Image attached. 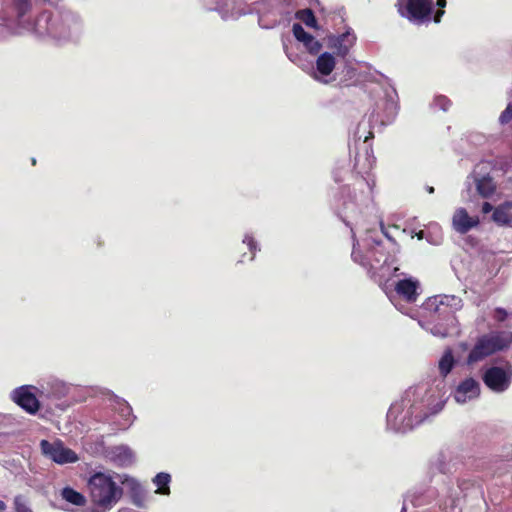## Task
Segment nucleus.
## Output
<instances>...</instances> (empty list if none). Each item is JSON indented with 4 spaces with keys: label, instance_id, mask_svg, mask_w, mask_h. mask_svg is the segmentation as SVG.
<instances>
[{
    "label": "nucleus",
    "instance_id": "obj_17",
    "mask_svg": "<svg viewBox=\"0 0 512 512\" xmlns=\"http://www.w3.org/2000/svg\"><path fill=\"white\" fill-rule=\"evenodd\" d=\"M109 459L118 466L128 467L135 462V454L127 445L111 447L108 451Z\"/></svg>",
    "mask_w": 512,
    "mask_h": 512
},
{
    "label": "nucleus",
    "instance_id": "obj_14",
    "mask_svg": "<svg viewBox=\"0 0 512 512\" xmlns=\"http://www.w3.org/2000/svg\"><path fill=\"white\" fill-rule=\"evenodd\" d=\"M480 396V384L473 378H466L461 381L455 391L454 400L458 404H466L470 401L477 399Z\"/></svg>",
    "mask_w": 512,
    "mask_h": 512
},
{
    "label": "nucleus",
    "instance_id": "obj_1",
    "mask_svg": "<svg viewBox=\"0 0 512 512\" xmlns=\"http://www.w3.org/2000/svg\"><path fill=\"white\" fill-rule=\"evenodd\" d=\"M445 385L442 380L435 386L419 384L409 387L401 398L391 404L387 413V427L395 432H406L445 406Z\"/></svg>",
    "mask_w": 512,
    "mask_h": 512
},
{
    "label": "nucleus",
    "instance_id": "obj_13",
    "mask_svg": "<svg viewBox=\"0 0 512 512\" xmlns=\"http://www.w3.org/2000/svg\"><path fill=\"white\" fill-rule=\"evenodd\" d=\"M212 9L224 20L237 19L250 12L243 0H220Z\"/></svg>",
    "mask_w": 512,
    "mask_h": 512
},
{
    "label": "nucleus",
    "instance_id": "obj_35",
    "mask_svg": "<svg viewBox=\"0 0 512 512\" xmlns=\"http://www.w3.org/2000/svg\"><path fill=\"white\" fill-rule=\"evenodd\" d=\"M303 21L305 22L306 25L311 27H314L316 24V19L310 10L306 12V17L303 18Z\"/></svg>",
    "mask_w": 512,
    "mask_h": 512
},
{
    "label": "nucleus",
    "instance_id": "obj_43",
    "mask_svg": "<svg viewBox=\"0 0 512 512\" xmlns=\"http://www.w3.org/2000/svg\"><path fill=\"white\" fill-rule=\"evenodd\" d=\"M386 265H388L387 259L384 260L382 268H384V266H386Z\"/></svg>",
    "mask_w": 512,
    "mask_h": 512
},
{
    "label": "nucleus",
    "instance_id": "obj_30",
    "mask_svg": "<svg viewBox=\"0 0 512 512\" xmlns=\"http://www.w3.org/2000/svg\"><path fill=\"white\" fill-rule=\"evenodd\" d=\"M14 506L16 512H32L26 499L21 495L14 498Z\"/></svg>",
    "mask_w": 512,
    "mask_h": 512
},
{
    "label": "nucleus",
    "instance_id": "obj_22",
    "mask_svg": "<svg viewBox=\"0 0 512 512\" xmlns=\"http://www.w3.org/2000/svg\"><path fill=\"white\" fill-rule=\"evenodd\" d=\"M423 308L424 310L430 312L431 314H437L439 316H442L446 321H449L451 323L456 322V319L451 314V312L446 311V309L443 307V302L440 299L439 295L428 298L427 301L424 303Z\"/></svg>",
    "mask_w": 512,
    "mask_h": 512
},
{
    "label": "nucleus",
    "instance_id": "obj_21",
    "mask_svg": "<svg viewBox=\"0 0 512 512\" xmlns=\"http://www.w3.org/2000/svg\"><path fill=\"white\" fill-rule=\"evenodd\" d=\"M456 363V360L453 356L452 350L450 348L446 349L442 354L441 358L438 361V370L441 378L436 379L432 384L426 383L428 386H435L438 381L442 380L445 382V377L452 371ZM446 386V383H444Z\"/></svg>",
    "mask_w": 512,
    "mask_h": 512
},
{
    "label": "nucleus",
    "instance_id": "obj_38",
    "mask_svg": "<svg viewBox=\"0 0 512 512\" xmlns=\"http://www.w3.org/2000/svg\"><path fill=\"white\" fill-rule=\"evenodd\" d=\"M6 509V504L0 500V512H3Z\"/></svg>",
    "mask_w": 512,
    "mask_h": 512
},
{
    "label": "nucleus",
    "instance_id": "obj_33",
    "mask_svg": "<svg viewBox=\"0 0 512 512\" xmlns=\"http://www.w3.org/2000/svg\"><path fill=\"white\" fill-rule=\"evenodd\" d=\"M507 317V312L505 309L503 308H496L495 309V312H494V318L495 320L499 321V322H502L506 319Z\"/></svg>",
    "mask_w": 512,
    "mask_h": 512
},
{
    "label": "nucleus",
    "instance_id": "obj_37",
    "mask_svg": "<svg viewBox=\"0 0 512 512\" xmlns=\"http://www.w3.org/2000/svg\"><path fill=\"white\" fill-rule=\"evenodd\" d=\"M437 6L440 8H444L446 6V0H437Z\"/></svg>",
    "mask_w": 512,
    "mask_h": 512
},
{
    "label": "nucleus",
    "instance_id": "obj_44",
    "mask_svg": "<svg viewBox=\"0 0 512 512\" xmlns=\"http://www.w3.org/2000/svg\"><path fill=\"white\" fill-rule=\"evenodd\" d=\"M399 269L397 267L394 268V273H396Z\"/></svg>",
    "mask_w": 512,
    "mask_h": 512
},
{
    "label": "nucleus",
    "instance_id": "obj_23",
    "mask_svg": "<svg viewBox=\"0 0 512 512\" xmlns=\"http://www.w3.org/2000/svg\"><path fill=\"white\" fill-rule=\"evenodd\" d=\"M109 401L111 402L112 408L123 419V426L130 425L134 418L130 405L124 399L119 398L116 395H111Z\"/></svg>",
    "mask_w": 512,
    "mask_h": 512
},
{
    "label": "nucleus",
    "instance_id": "obj_12",
    "mask_svg": "<svg viewBox=\"0 0 512 512\" xmlns=\"http://www.w3.org/2000/svg\"><path fill=\"white\" fill-rule=\"evenodd\" d=\"M479 224V216L470 215L464 207L456 208L452 215V228L459 234H466Z\"/></svg>",
    "mask_w": 512,
    "mask_h": 512
},
{
    "label": "nucleus",
    "instance_id": "obj_3",
    "mask_svg": "<svg viewBox=\"0 0 512 512\" xmlns=\"http://www.w3.org/2000/svg\"><path fill=\"white\" fill-rule=\"evenodd\" d=\"M496 160H482L478 162L465 180V189L468 198L478 196L483 199H494L500 195L497 179Z\"/></svg>",
    "mask_w": 512,
    "mask_h": 512
},
{
    "label": "nucleus",
    "instance_id": "obj_19",
    "mask_svg": "<svg viewBox=\"0 0 512 512\" xmlns=\"http://www.w3.org/2000/svg\"><path fill=\"white\" fill-rule=\"evenodd\" d=\"M491 220L498 226L512 228V200L497 205L491 214Z\"/></svg>",
    "mask_w": 512,
    "mask_h": 512
},
{
    "label": "nucleus",
    "instance_id": "obj_7",
    "mask_svg": "<svg viewBox=\"0 0 512 512\" xmlns=\"http://www.w3.org/2000/svg\"><path fill=\"white\" fill-rule=\"evenodd\" d=\"M484 384L495 393H503L509 389L512 382V366H492L483 374Z\"/></svg>",
    "mask_w": 512,
    "mask_h": 512
},
{
    "label": "nucleus",
    "instance_id": "obj_15",
    "mask_svg": "<svg viewBox=\"0 0 512 512\" xmlns=\"http://www.w3.org/2000/svg\"><path fill=\"white\" fill-rule=\"evenodd\" d=\"M356 42V36L349 28L341 35H329L327 37V45L335 50L336 55L345 57Z\"/></svg>",
    "mask_w": 512,
    "mask_h": 512
},
{
    "label": "nucleus",
    "instance_id": "obj_9",
    "mask_svg": "<svg viewBox=\"0 0 512 512\" xmlns=\"http://www.w3.org/2000/svg\"><path fill=\"white\" fill-rule=\"evenodd\" d=\"M39 386L23 385L11 392V399L29 414H36L40 408Z\"/></svg>",
    "mask_w": 512,
    "mask_h": 512
},
{
    "label": "nucleus",
    "instance_id": "obj_40",
    "mask_svg": "<svg viewBox=\"0 0 512 512\" xmlns=\"http://www.w3.org/2000/svg\"><path fill=\"white\" fill-rule=\"evenodd\" d=\"M423 235H424V232H423V231H420L419 233H417V237H418V239H422V238H423Z\"/></svg>",
    "mask_w": 512,
    "mask_h": 512
},
{
    "label": "nucleus",
    "instance_id": "obj_32",
    "mask_svg": "<svg viewBox=\"0 0 512 512\" xmlns=\"http://www.w3.org/2000/svg\"><path fill=\"white\" fill-rule=\"evenodd\" d=\"M499 120L502 124L508 123L512 120V105L509 104L506 109L501 113Z\"/></svg>",
    "mask_w": 512,
    "mask_h": 512
},
{
    "label": "nucleus",
    "instance_id": "obj_26",
    "mask_svg": "<svg viewBox=\"0 0 512 512\" xmlns=\"http://www.w3.org/2000/svg\"><path fill=\"white\" fill-rule=\"evenodd\" d=\"M446 322L447 323L445 325L434 324L433 326H431L429 323L424 324L421 321L419 323L424 329L430 331V333L433 334L434 336L444 338V337L451 335V333H452L451 327L455 324V322L454 323H451L449 321H446Z\"/></svg>",
    "mask_w": 512,
    "mask_h": 512
},
{
    "label": "nucleus",
    "instance_id": "obj_18",
    "mask_svg": "<svg viewBox=\"0 0 512 512\" xmlns=\"http://www.w3.org/2000/svg\"><path fill=\"white\" fill-rule=\"evenodd\" d=\"M293 35L297 41L301 42L305 49L312 55L320 52L322 44L314 36L307 33L299 23H295L292 28Z\"/></svg>",
    "mask_w": 512,
    "mask_h": 512
},
{
    "label": "nucleus",
    "instance_id": "obj_41",
    "mask_svg": "<svg viewBox=\"0 0 512 512\" xmlns=\"http://www.w3.org/2000/svg\"><path fill=\"white\" fill-rule=\"evenodd\" d=\"M373 160L368 159V168L370 169L372 167Z\"/></svg>",
    "mask_w": 512,
    "mask_h": 512
},
{
    "label": "nucleus",
    "instance_id": "obj_5",
    "mask_svg": "<svg viewBox=\"0 0 512 512\" xmlns=\"http://www.w3.org/2000/svg\"><path fill=\"white\" fill-rule=\"evenodd\" d=\"M512 344V332H491L480 336L470 350L466 364L470 367Z\"/></svg>",
    "mask_w": 512,
    "mask_h": 512
},
{
    "label": "nucleus",
    "instance_id": "obj_25",
    "mask_svg": "<svg viewBox=\"0 0 512 512\" xmlns=\"http://www.w3.org/2000/svg\"><path fill=\"white\" fill-rule=\"evenodd\" d=\"M385 95L387 98L385 110L387 112L388 121L390 122L395 118L397 111H398V103H397L398 97H397L396 91L393 88H390L389 90H387Z\"/></svg>",
    "mask_w": 512,
    "mask_h": 512
},
{
    "label": "nucleus",
    "instance_id": "obj_39",
    "mask_svg": "<svg viewBox=\"0 0 512 512\" xmlns=\"http://www.w3.org/2000/svg\"><path fill=\"white\" fill-rule=\"evenodd\" d=\"M284 49H285L286 55L289 57V59H290L291 61H294V59L292 58V56H291V55H290V53L288 52V50H287V47H286V46H284Z\"/></svg>",
    "mask_w": 512,
    "mask_h": 512
},
{
    "label": "nucleus",
    "instance_id": "obj_8",
    "mask_svg": "<svg viewBox=\"0 0 512 512\" xmlns=\"http://www.w3.org/2000/svg\"><path fill=\"white\" fill-rule=\"evenodd\" d=\"M40 449L46 458L59 465L75 463L79 460L78 455L70 448L65 447L60 440L49 442L43 439L40 441Z\"/></svg>",
    "mask_w": 512,
    "mask_h": 512
},
{
    "label": "nucleus",
    "instance_id": "obj_4",
    "mask_svg": "<svg viewBox=\"0 0 512 512\" xmlns=\"http://www.w3.org/2000/svg\"><path fill=\"white\" fill-rule=\"evenodd\" d=\"M374 186L373 177L360 176L355 178L352 185L343 188L341 217L348 226L350 225L349 219L361 214L363 209L372 202Z\"/></svg>",
    "mask_w": 512,
    "mask_h": 512
},
{
    "label": "nucleus",
    "instance_id": "obj_27",
    "mask_svg": "<svg viewBox=\"0 0 512 512\" xmlns=\"http://www.w3.org/2000/svg\"><path fill=\"white\" fill-rule=\"evenodd\" d=\"M171 476L168 473L160 472L153 478V483L157 486L156 493L161 495H169Z\"/></svg>",
    "mask_w": 512,
    "mask_h": 512
},
{
    "label": "nucleus",
    "instance_id": "obj_10",
    "mask_svg": "<svg viewBox=\"0 0 512 512\" xmlns=\"http://www.w3.org/2000/svg\"><path fill=\"white\" fill-rule=\"evenodd\" d=\"M391 286H394L395 293L408 303L416 302L420 292V282L413 277H405L393 282L391 285L387 283L384 285L383 290L387 296H390L392 292L389 290Z\"/></svg>",
    "mask_w": 512,
    "mask_h": 512
},
{
    "label": "nucleus",
    "instance_id": "obj_29",
    "mask_svg": "<svg viewBox=\"0 0 512 512\" xmlns=\"http://www.w3.org/2000/svg\"><path fill=\"white\" fill-rule=\"evenodd\" d=\"M243 243L248 246V249L252 253L250 260H253L256 252L259 250L258 243L251 234H245Z\"/></svg>",
    "mask_w": 512,
    "mask_h": 512
},
{
    "label": "nucleus",
    "instance_id": "obj_34",
    "mask_svg": "<svg viewBox=\"0 0 512 512\" xmlns=\"http://www.w3.org/2000/svg\"><path fill=\"white\" fill-rule=\"evenodd\" d=\"M495 207L496 206H493L490 202L485 201V202H483V204L481 206V212L484 215L489 214V213L492 214V213H494Z\"/></svg>",
    "mask_w": 512,
    "mask_h": 512
},
{
    "label": "nucleus",
    "instance_id": "obj_42",
    "mask_svg": "<svg viewBox=\"0 0 512 512\" xmlns=\"http://www.w3.org/2000/svg\"><path fill=\"white\" fill-rule=\"evenodd\" d=\"M428 192H429V193H433V192H434V188H433V187H429V188H428Z\"/></svg>",
    "mask_w": 512,
    "mask_h": 512
},
{
    "label": "nucleus",
    "instance_id": "obj_28",
    "mask_svg": "<svg viewBox=\"0 0 512 512\" xmlns=\"http://www.w3.org/2000/svg\"><path fill=\"white\" fill-rule=\"evenodd\" d=\"M443 302V307L447 310L449 307L452 310H458L462 307V300L454 295H439Z\"/></svg>",
    "mask_w": 512,
    "mask_h": 512
},
{
    "label": "nucleus",
    "instance_id": "obj_31",
    "mask_svg": "<svg viewBox=\"0 0 512 512\" xmlns=\"http://www.w3.org/2000/svg\"><path fill=\"white\" fill-rule=\"evenodd\" d=\"M434 106L438 107L442 111H447L451 106V101L446 96L439 95L434 99Z\"/></svg>",
    "mask_w": 512,
    "mask_h": 512
},
{
    "label": "nucleus",
    "instance_id": "obj_36",
    "mask_svg": "<svg viewBox=\"0 0 512 512\" xmlns=\"http://www.w3.org/2000/svg\"><path fill=\"white\" fill-rule=\"evenodd\" d=\"M444 15V10L440 9L439 11L436 12L433 20L435 23H439L441 21V17Z\"/></svg>",
    "mask_w": 512,
    "mask_h": 512
},
{
    "label": "nucleus",
    "instance_id": "obj_6",
    "mask_svg": "<svg viewBox=\"0 0 512 512\" xmlns=\"http://www.w3.org/2000/svg\"><path fill=\"white\" fill-rule=\"evenodd\" d=\"M395 6L399 15L413 24L429 23L432 19L433 0H397Z\"/></svg>",
    "mask_w": 512,
    "mask_h": 512
},
{
    "label": "nucleus",
    "instance_id": "obj_11",
    "mask_svg": "<svg viewBox=\"0 0 512 512\" xmlns=\"http://www.w3.org/2000/svg\"><path fill=\"white\" fill-rule=\"evenodd\" d=\"M336 66V59L330 52L321 53L317 59L315 68H311V77L323 84H328L330 79L328 78Z\"/></svg>",
    "mask_w": 512,
    "mask_h": 512
},
{
    "label": "nucleus",
    "instance_id": "obj_24",
    "mask_svg": "<svg viewBox=\"0 0 512 512\" xmlns=\"http://www.w3.org/2000/svg\"><path fill=\"white\" fill-rule=\"evenodd\" d=\"M60 495L63 500L75 506H84L86 503V497L71 487L63 488Z\"/></svg>",
    "mask_w": 512,
    "mask_h": 512
},
{
    "label": "nucleus",
    "instance_id": "obj_16",
    "mask_svg": "<svg viewBox=\"0 0 512 512\" xmlns=\"http://www.w3.org/2000/svg\"><path fill=\"white\" fill-rule=\"evenodd\" d=\"M39 396L60 399L69 393L70 387L59 379H50L39 385Z\"/></svg>",
    "mask_w": 512,
    "mask_h": 512
},
{
    "label": "nucleus",
    "instance_id": "obj_20",
    "mask_svg": "<svg viewBox=\"0 0 512 512\" xmlns=\"http://www.w3.org/2000/svg\"><path fill=\"white\" fill-rule=\"evenodd\" d=\"M359 242H353V250H352V259L354 262L359 263L364 267H370L371 269H375L376 265L381 262V258L377 256V254H381L378 250H369L366 255H363L359 250Z\"/></svg>",
    "mask_w": 512,
    "mask_h": 512
},
{
    "label": "nucleus",
    "instance_id": "obj_2",
    "mask_svg": "<svg viewBox=\"0 0 512 512\" xmlns=\"http://www.w3.org/2000/svg\"><path fill=\"white\" fill-rule=\"evenodd\" d=\"M121 484L129 486L135 494L142 491V487L137 480L127 475L111 472H96L91 475L88 480V490L92 506L83 509L81 512L110 511L123 495Z\"/></svg>",
    "mask_w": 512,
    "mask_h": 512
}]
</instances>
